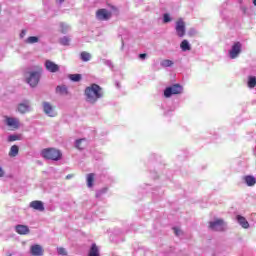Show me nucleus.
Here are the masks:
<instances>
[{
  "instance_id": "9d476101",
  "label": "nucleus",
  "mask_w": 256,
  "mask_h": 256,
  "mask_svg": "<svg viewBox=\"0 0 256 256\" xmlns=\"http://www.w3.org/2000/svg\"><path fill=\"white\" fill-rule=\"evenodd\" d=\"M45 67L49 71V73H57L59 72V65L51 60L45 61Z\"/></svg>"
},
{
  "instance_id": "ddd939ff",
  "label": "nucleus",
  "mask_w": 256,
  "mask_h": 256,
  "mask_svg": "<svg viewBox=\"0 0 256 256\" xmlns=\"http://www.w3.org/2000/svg\"><path fill=\"white\" fill-rule=\"evenodd\" d=\"M30 253L33 256H43V247L39 244L32 245L30 248Z\"/></svg>"
},
{
  "instance_id": "2f4dec72",
  "label": "nucleus",
  "mask_w": 256,
  "mask_h": 256,
  "mask_svg": "<svg viewBox=\"0 0 256 256\" xmlns=\"http://www.w3.org/2000/svg\"><path fill=\"white\" fill-rule=\"evenodd\" d=\"M173 231H174L176 237H181V235H183V231H181V229H179L177 227H174Z\"/></svg>"
},
{
  "instance_id": "e433bc0d",
  "label": "nucleus",
  "mask_w": 256,
  "mask_h": 256,
  "mask_svg": "<svg viewBox=\"0 0 256 256\" xmlns=\"http://www.w3.org/2000/svg\"><path fill=\"white\" fill-rule=\"evenodd\" d=\"M139 59H142V60L147 59V54H140Z\"/></svg>"
},
{
  "instance_id": "1a4fd4ad",
  "label": "nucleus",
  "mask_w": 256,
  "mask_h": 256,
  "mask_svg": "<svg viewBox=\"0 0 256 256\" xmlns=\"http://www.w3.org/2000/svg\"><path fill=\"white\" fill-rule=\"evenodd\" d=\"M42 107L45 115H47L48 117H57V112L55 111V108L53 107V105H51V103L43 102Z\"/></svg>"
},
{
  "instance_id": "a878e982",
  "label": "nucleus",
  "mask_w": 256,
  "mask_h": 256,
  "mask_svg": "<svg viewBox=\"0 0 256 256\" xmlns=\"http://www.w3.org/2000/svg\"><path fill=\"white\" fill-rule=\"evenodd\" d=\"M69 80L73 81L74 83H77V82L81 81V74H70Z\"/></svg>"
},
{
  "instance_id": "37998d69",
  "label": "nucleus",
  "mask_w": 256,
  "mask_h": 256,
  "mask_svg": "<svg viewBox=\"0 0 256 256\" xmlns=\"http://www.w3.org/2000/svg\"><path fill=\"white\" fill-rule=\"evenodd\" d=\"M117 87H119V83H117Z\"/></svg>"
},
{
  "instance_id": "cd10ccee",
  "label": "nucleus",
  "mask_w": 256,
  "mask_h": 256,
  "mask_svg": "<svg viewBox=\"0 0 256 256\" xmlns=\"http://www.w3.org/2000/svg\"><path fill=\"white\" fill-rule=\"evenodd\" d=\"M160 65H161V67H172L173 61H171L169 59H165L160 62Z\"/></svg>"
},
{
  "instance_id": "f03ea898",
  "label": "nucleus",
  "mask_w": 256,
  "mask_h": 256,
  "mask_svg": "<svg viewBox=\"0 0 256 256\" xmlns=\"http://www.w3.org/2000/svg\"><path fill=\"white\" fill-rule=\"evenodd\" d=\"M41 157L49 161H61L63 154L56 148H45L40 152Z\"/></svg>"
},
{
  "instance_id": "7c9ffc66",
  "label": "nucleus",
  "mask_w": 256,
  "mask_h": 256,
  "mask_svg": "<svg viewBox=\"0 0 256 256\" xmlns=\"http://www.w3.org/2000/svg\"><path fill=\"white\" fill-rule=\"evenodd\" d=\"M60 27H61V33H67V31H69V25L65 23H60Z\"/></svg>"
},
{
  "instance_id": "c9c22d12",
  "label": "nucleus",
  "mask_w": 256,
  "mask_h": 256,
  "mask_svg": "<svg viewBox=\"0 0 256 256\" xmlns=\"http://www.w3.org/2000/svg\"><path fill=\"white\" fill-rule=\"evenodd\" d=\"M0 177H5V170L0 166Z\"/></svg>"
},
{
  "instance_id": "412c9836",
  "label": "nucleus",
  "mask_w": 256,
  "mask_h": 256,
  "mask_svg": "<svg viewBox=\"0 0 256 256\" xmlns=\"http://www.w3.org/2000/svg\"><path fill=\"white\" fill-rule=\"evenodd\" d=\"M180 49L182 51H191V44H189V41L183 40L180 44Z\"/></svg>"
},
{
  "instance_id": "72a5a7b5",
  "label": "nucleus",
  "mask_w": 256,
  "mask_h": 256,
  "mask_svg": "<svg viewBox=\"0 0 256 256\" xmlns=\"http://www.w3.org/2000/svg\"><path fill=\"white\" fill-rule=\"evenodd\" d=\"M57 253H58V255H67V250H65V248H63V247H58Z\"/></svg>"
},
{
  "instance_id": "6ab92c4d",
  "label": "nucleus",
  "mask_w": 256,
  "mask_h": 256,
  "mask_svg": "<svg viewBox=\"0 0 256 256\" xmlns=\"http://www.w3.org/2000/svg\"><path fill=\"white\" fill-rule=\"evenodd\" d=\"M244 181L248 187H253L256 184V179L251 175L245 176Z\"/></svg>"
},
{
  "instance_id": "58836bf2",
  "label": "nucleus",
  "mask_w": 256,
  "mask_h": 256,
  "mask_svg": "<svg viewBox=\"0 0 256 256\" xmlns=\"http://www.w3.org/2000/svg\"><path fill=\"white\" fill-rule=\"evenodd\" d=\"M57 2L61 5L62 3H65V0H57Z\"/></svg>"
},
{
  "instance_id": "f257e3e1",
  "label": "nucleus",
  "mask_w": 256,
  "mask_h": 256,
  "mask_svg": "<svg viewBox=\"0 0 256 256\" xmlns=\"http://www.w3.org/2000/svg\"><path fill=\"white\" fill-rule=\"evenodd\" d=\"M85 95L88 103L95 104L98 99L103 97V89L97 84H92L90 87L85 89Z\"/></svg>"
},
{
  "instance_id": "0eeeda50",
  "label": "nucleus",
  "mask_w": 256,
  "mask_h": 256,
  "mask_svg": "<svg viewBox=\"0 0 256 256\" xmlns=\"http://www.w3.org/2000/svg\"><path fill=\"white\" fill-rule=\"evenodd\" d=\"M176 35H178V37L183 38L185 37V33L187 31L186 27H185V22L183 21V19H179L176 22Z\"/></svg>"
},
{
  "instance_id": "39448f33",
  "label": "nucleus",
  "mask_w": 256,
  "mask_h": 256,
  "mask_svg": "<svg viewBox=\"0 0 256 256\" xmlns=\"http://www.w3.org/2000/svg\"><path fill=\"white\" fill-rule=\"evenodd\" d=\"M242 47L243 45L241 44V42H235L232 45V48L229 50L230 59H237V57H239V55L241 54Z\"/></svg>"
},
{
  "instance_id": "aec40b11",
  "label": "nucleus",
  "mask_w": 256,
  "mask_h": 256,
  "mask_svg": "<svg viewBox=\"0 0 256 256\" xmlns=\"http://www.w3.org/2000/svg\"><path fill=\"white\" fill-rule=\"evenodd\" d=\"M19 155V146L13 145L9 151V157H17Z\"/></svg>"
},
{
  "instance_id": "2eb2a0df",
  "label": "nucleus",
  "mask_w": 256,
  "mask_h": 256,
  "mask_svg": "<svg viewBox=\"0 0 256 256\" xmlns=\"http://www.w3.org/2000/svg\"><path fill=\"white\" fill-rule=\"evenodd\" d=\"M237 221H238L239 225H241V227H243V229H249V222L247 221V219H245V217L238 215Z\"/></svg>"
},
{
  "instance_id": "6e6552de",
  "label": "nucleus",
  "mask_w": 256,
  "mask_h": 256,
  "mask_svg": "<svg viewBox=\"0 0 256 256\" xmlns=\"http://www.w3.org/2000/svg\"><path fill=\"white\" fill-rule=\"evenodd\" d=\"M209 227L212 231H225V221L223 219H216L210 222Z\"/></svg>"
},
{
  "instance_id": "4468645a",
  "label": "nucleus",
  "mask_w": 256,
  "mask_h": 256,
  "mask_svg": "<svg viewBox=\"0 0 256 256\" xmlns=\"http://www.w3.org/2000/svg\"><path fill=\"white\" fill-rule=\"evenodd\" d=\"M19 113L25 114L31 111V106L29 105V101H25L24 103L18 104Z\"/></svg>"
},
{
  "instance_id": "423d86ee",
  "label": "nucleus",
  "mask_w": 256,
  "mask_h": 256,
  "mask_svg": "<svg viewBox=\"0 0 256 256\" xmlns=\"http://www.w3.org/2000/svg\"><path fill=\"white\" fill-rule=\"evenodd\" d=\"M111 16V12L107 9H99L96 12V19H98V21H109V19H111Z\"/></svg>"
},
{
  "instance_id": "20e7f679",
  "label": "nucleus",
  "mask_w": 256,
  "mask_h": 256,
  "mask_svg": "<svg viewBox=\"0 0 256 256\" xmlns=\"http://www.w3.org/2000/svg\"><path fill=\"white\" fill-rule=\"evenodd\" d=\"M180 93H183V86H181L179 84H174L170 87H167L164 90V96L166 98L171 97V95H180Z\"/></svg>"
},
{
  "instance_id": "9b49d317",
  "label": "nucleus",
  "mask_w": 256,
  "mask_h": 256,
  "mask_svg": "<svg viewBox=\"0 0 256 256\" xmlns=\"http://www.w3.org/2000/svg\"><path fill=\"white\" fill-rule=\"evenodd\" d=\"M5 124L10 127V129H17L19 127V119L13 117H6Z\"/></svg>"
},
{
  "instance_id": "f704fd0d",
  "label": "nucleus",
  "mask_w": 256,
  "mask_h": 256,
  "mask_svg": "<svg viewBox=\"0 0 256 256\" xmlns=\"http://www.w3.org/2000/svg\"><path fill=\"white\" fill-rule=\"evenodd\" d=\"M27 35V30H22L20 33V39H23Z\"/></svg>"
},
{
  "instance_id": "4be33fe9",
  "label": "nucleus",
  "mask_w": 256,
  "mask_h": 256,
  "mask_svg": "<svg viewBox=\"0 0 256 256\" xmlns=\"http://www.w3.org/2000/svg\"><path fill=\"white\" fill-rule=\"evenodd\" d=\"M25 43L28 45H33L35 43H39V37L37 36H30L25 40Z\"/></svg>"
},
{
  "instance_id": "393cba45",
  "label": "nucleus",
  "mask_w": 256,
  "mask_h": 256,
  "mask_svg": "<svg viewBox=\"0 0 256 256\" xmlns=\"http://www.w3.org/2000/svg\"><path fill=\"white\" fill-rule=\"evenodd\" d=\"M248 87L250 89H253L256 87V77L255 76H249L248 77Z\"/></svg>"
},
{
  "instance_id": "a19ab883",
  "label": "nucleus",
  "mask_w": 256,
  "mask_h": 256,
  "mask_svg": "<svg viewBox=\"0 0 256 256\" xmlns=\"http://www.w3.org/2000/svg\"><path fill=\"white\" fill-rule=\"evenodd\" d=\"M107 65H111V62H110V61H107Z\"/></svg>"
},
{
  "instance_id": "7ed1b4c3",
  "label": "nucleus",
  "mask_w": 256,
  "mask_h": 256,
  "mask_svg": "<svg viewBox=\"0 0 256 256\" xmlns=\"http://www.w3.org/2000/svg\"><path fill=\"white\" fill-rule=\"evenodd\" d=\"M24 77L26 79V83H28L30 87H37V85H39V81L41 80V69L35 71L27 70L24 73Z\"/></svg>"
},
{
  "instance_id": "473e14b6",
  "label": "nucleus",
  "mask_w": 256,
  "mask_h": 256,
  "mask_svg": "<svg viewBox=\"0 0 256 256\" xmlns=\"http://www.w3.org/2000/svg\"><path fill=\"white\" fill-rule=\"evenodd\" d=\"M171 21V16L168 13H165L163 15V23H170Z\"/></svg>"
},
{
  "instance_id": "f8f14e48",
  "label": "nucleus",
  "mask_w": 256,
  "mask_h": 256,
  "mask_svg": "<svg viewBox=\"0 0 256 256\" xmlns=\"http://www.w3.org/2000/svg\"><path fill=\"white\" fill-rule=\"evenodd\" d=\"M29 207H31V209H35V211H45V205L43 204V201L40 200L30 202Z\"/></svg>"
},
{
  "instance_id": "ea45409f",
  "label": "nucleus",
  "mask_w": 256,
  "mask_h": 256,
  "mask_svg": "<svg viewBox=\"0 0 256 256\" xmlns=\"http://www.w3.org/2000/svg\"><path fill=\"white\" fill-rule=\"evenodd\" d=\"M253 4L255 5V7H256V0H253Z\"/></svg>"
},
{
  "instance_id": "b1692460",
  "label": "nucleus",
  "mask_w": 256,
  "mask_h": 256,
  "mask_svg": "<svg viewBox=\"0 0 256 256\" xmlns=\"http://www.w3.org/2000/svg\"><path fill=\"white\" fill-rule=\"evenodd\" d=\"M93 181H95V174L90 173L87 175V187H93Z\"/></svg>"
},
{
  "instance_id": "c85d7f7f",
  "label": "nucleus",
  "mask_w": 256,
  "mask_h": 256,
  "mask_svg": "<svg viewBox=\"0 0 256 256\" xmlns=\"http://www.w3.org/2000/svg\"><path fill=\"white\" fill-rule=\"evenodd\" d=\"M70 41H71V39L67 36L60 38L61 45L67 46V45H69Z\"/></svg>"
},
{
  "instance_id": "dca6fc26",
  "label": "nucleus",
  "mask_w": 256,
  "mask_h": 256,
  "mask_svg": "<svg viewBox=\"0 0 256 256\" xmlns=\"http://www.w3.org/2000/svg\"><path fill=\"white\" fill-rule=\"evenodd\" d=\"M16 232H18L19 235H27V233H29V227L25 225H17Z\"/></svg>"
},
{
  "instance_id": "f3484780",
  "label": "nucleus",
  "mask_w": 256,
  "mask_h": 256,
  "mask_svg": "<svg viewBox=\"0 0 256 256\" xmlns=\"http://www.w3.org/2000/svg\"><path fill=\"white\" fill-rule=\"evenodd\" d=\"M88 256H100L99 254V247L97 246V244L93 243L91 245L90 251L88 253Z\"/></svg>"
},
{
  "instance_id": "c756f323",
  "label": "nucleus",
  "mask_w": 256,
  "mask_h": 256,
  "mask_svg": "<svg viewBox=\"0 0 256 256\" xmlns=\"http://www.w3.org/2000/svg\"><path fill=\"white\" fill-rule=\"evenodd\" d=\"M19 139H21L20 135L12 134V135L8 136V141L10 143L13 141H19Z\"/></svg>"
},
{
  "instance_id": "bb28decb",
  "label": "nucleus",
  "mask_w": 256,
  "mask_h": 256,
  "mask_svg": "<svg viewBox=\"0 0 256 256\" xmlns=\"http://www.w3.org/2000/svg\"><path fill=\"white\" fill-rule=\"evenodd\" d=\"M83 141H85V138L76 140V143H75L76 149H79L80 151H83V149H85V146L81 145Z\"/></svg>"
},
{
  "instance_id": "4c0bfd02",
  "label": "nucleus",
  "mask_w": 256,
  "mask_h": 256,
  "mask_svg": "<svg viewBox=\"0 0 256 256\" xmlns=\"http://www.w3.org/2000/svg\"><path fill=\"white\" fill-rule=\"evenodd\" d=\"M72 177H73V174H68V175L66 176V179H72Z\"/></svg>"
},
{
  "instance_id": "a211bd4d",
  "label": "nucleus",
  "mask_w": 256,
  "mask_h": 256,
  "mask_svg": "<svg viewBox=\"0 0 256 256\" xmlns=\"http://www.w3.org/2000/svg\"><path fill=\"white\" fill-rule=\"evenodd\" d=\"M56 93L59 95H69V90L67 89V86L61 85L56 87Z\"/></svg>"
},
{
  "instance_id": "79ce46f5",
  "label": "nucleus",
  "mask_w": 256,
  "mask_h": 256,
  "mask_svg": "<svg viewBox=\"0 0 256 256\" xmlns=\"http://www.w3.org/2000/svg\"><path fill=\"white\" fill-rule=\"evenodd\" d=\"M96 197H99V193L96 194Z\"/></svg>"
},
{
  "instance_id": "5701e85b",
  "label": "nucleus",
  "mask_w": 256,
  "mask_h": 256,
  "mask_svg": "<svg viewBox=\"0 0 256 256\" xmlns=\"http://www.w3.org/2000/svg\"><path fill=\"white\" fill-rule=\"evenodd\" d=\"M80 58H81L82 61L87 63V61H91V54L89 52H85V51L81 52Z\"/></svg>"
}]
</instances>
